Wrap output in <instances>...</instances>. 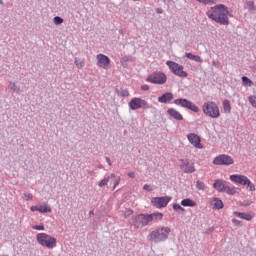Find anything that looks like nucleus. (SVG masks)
I'll return each mask as SVG.
<instances>
[{"instance_id": "obj_2", "label": "nucleus", "mask_w": 256, "mask_h": 256, "mask_svg": "<svg viewBox=\"0 0 256 256\" xmlns=\"http://www.w3.org/2000/svg\"><path fill=\"white\" fill-rule=\"evenodd\" d=\"M169 233H171V228L162 227L152 231L148 236V241H153L154 243H163L169 239Z\"/></svg>"}, {"instance_id": "obj_25", "label": "nucleus", "mask_w": 256, "mask_h": 256, "mask_svg": "<svg viewBox=\"0 0 256 256\" xmlns=\"http://www.w3.org/2000/svg\"><path fill=\"white\" fill-rule=\"evenodd\" d=\"M110 179H113L114 181V185H113V189L115 190L117 188V185H119V183H121V177L120 176H116L115 174H110Z\"/></svg>"}, {"instance_id": "obj_14", "label": "nucleus", "mask_w": 256, "mask_h": 256, "mask_svg": "<svg viewBox=\"0 0 256 256\" xmlns=\"http://www.w3.org/2000/svg\"><path fill=\"white\" fill-rule=\"evenodd\" d=\"M8 89H10V91H13L14 93L19 94L27 91V86L25 85V83L17 84L15 82H10L8 85Z\"/></svg>"}, {"instance_id": "obj_23", "label": "nucleus", "mask_w": 256, "mask_h": 256, "mask_svg": "<svg viewBox=\"0 0 256 256\" xmlns=\"http://www.w3.org/2000/svg\"><path fill=\"white\" fill-rule=\"evenodd\" d=\"M212 207L213 209H217V210L223 209V201L219 198H214L212 200Z\"/></svg>"}, {"instance_id": "obj_36", "label": "nucleus", "mask_w": 256, "mask_h": 256, "mask_svg": "<svg viewBox=\"0 0 256 256\" xmlns=\"http://www.w3.org/2000/svg\"><path fill=\"white\" fill-rule=\"evenodd\" d=\"M63 18H61V17H59V16H55L54 18H53V23H54V25H61V23H63Z\"/></svg>"}, {"instance_id": "obj_44", "label": "nucleus", "mask_w": 256, "mask_h": 256, "mask_svg": "<svg viewBox=\"0 0 256 256\" xmlns=\"http://www.w3.org/2000/svg\"><path fill=\"white\" fill-rule=\"evenodd\" d=\"M128 177H130V179H135V172H129Z\"/></svg>"}, {"instance_id": "obj_13", "label": "nucleus", "mask_w": 256, "mask_h": 256, "mask_svg": "<svg viewBox=\"0 0 256 256\" xmlns=\"http://www.w3.org/2000/svg\"><path fill=\"white\" fill-rule=\"evenodd\" d=\"M187 139L189 143H191V145H193V147H195L196 149H203V145L201 144V138H199L197 134L190 133L187 135Z\"/></svg>"}, {"instance_id": "obj_3", "label": "nucleus", "mask_w": 256, "mask_h": 256, "mask_svg": "<svg viewBox=\"0 0 256 256\" xmlns=\"http://www.w3.org/2000/svg\"><path fill=\"white\" fill-rule=\"evenodd\" d=\"M36 241L41 247H46L47 249H55V247H57V238L47 233L37 234Z\"/></svg>"}, {"instance_id": "obj_38", "label": "nucleus", "mask_w": 256, "mask_h": 256, "mask_svg": "<svg viewBox=\"0 0 256 256\" xmlns=\"http://www.w3.org/2000/svg\"><path fill=\"white\" fill-rule=\"evenodd\" d=\"M32 229H34L35 231H45V226H43V225H34V226H32Z\"/></svg>"}, {"instance_id": "obj_41", "label": "nucleus", "mask_w": 256, "mask_h": 256, "mask_svg": "<svg viewBox=\"0 0 256 256\" xmlns=\"http://www.w3.org/2000/svg\"><path fill=\"white\" fill-rule=\"evenodd\" d=\"M131 215H133V210L131 209H127L124 213L125 217H131Z\"/></svg>"}, {"instance_id": "obj_43", "label": "nucleus", "mask_w": 256, "mask_h": 256, "mask_svg": "<svg viewBox=\"0 0 256 256\" xmlns=\"http://www.w3.org/2000/svg\"><path fill=\"white\" fill-rule=\"evenodd\" d=\"M30 210L32 212L39 211V206H31Z\"/></svg>"}, {"instance_id": "obj_32", "label": "nucleus", "mask_w": 256, "mask_h": 256, "mask_svg": "<svg viewBox=\"0 0 256 256\" xmlns=\"http://www.w3.org/2000/svg\"><path fill=\"white\" fill-rule=\"evenodd\" d=\"M196 188L199 190V191H205V183L198 180L196 182Z\"/></svg>"}, {"instance_id": "obj_20", "label": "nucleus", "mask_w": 256, "mask_h": 256, "mask_svg": "<svg viewBox=\"0 0 256 256\" xmlns=\"http://www.w3.org/2000/svg\"><path fill=\"white\" fill-rule=\"evenodd\" d=\"M234 215L239 217V219H244L245 221H251V219H253V215H251V213L235 211Z\"/></svg>"}, {"instance_id": "obj_9", "label": "nucleus", "mask_w": 256, "mask_h": 256, "mask_svg": "<svg viewBox=\"0 0 256 256\" xmlns=\"http://www.w3.org/2000/svg\"><path fill=\"white\" fill-rule=\"evenodd\" d=\"M174 103L178 107H183L184 109H189L190 111H193V113H199V107L195 105V103L185 99V98H179L174 100Z\"/></svg>"}, {"instance_id": "obj_1", "label": "nucleus", "mask_w": 256, "mask_h": 256, "mask_svg": "<svg viewBox=\"0 0 256 256\" xmlns=\"http://www.w3.org/2000/svg\"><path fill=\"white\" fill-rule=\"evenodd\" d=\"M207 17L219 23V25H229V8L223 4H218L211 7V10L206 12Z\"/></svg>"}, {"instance_id": "obj_15", "label": "nucleus", "mask_w": 256, "mask_h": 256, "mask_svg": "<svg viewBox=\"0 0 256 256\" xmlns=\"http://www.w3.org/2000/svg\"><path fill=\"white\" fill-rule=\"evenodd\" d=\"M96 59L98 67H102V69H107V67H109V63H111V59L105 56V54H98Z\"/></svg>"}, {"instance_id": "obj_40", "label": "nucleus", "mask_w": 256, "mask_h": 256, "mask_svg": "<svg viewBox=\"0 0 256 256\" xmlns=\"http://www.w3.org/2000/svg\"><path fill=\"white\" fill-rule=\"evenodd\" d=\"M143 189H144L145 191H149V192L153 191V187H151V185H149V184H145V185L143 186Z\"/></svg>"}, {"instance_id": "obj_21", "label": "nucleus", "mask_w": 256, "mask_h": 256, "mask_svg": "<svg viewBox=\"0 0 256 256\" xmlns=\"http://www.w3.org/2000/svg\"><path fill=\"white\" fill-rule=\"evenodd\" d=\"M185 57L190 59V61H195V63H203V58H201L199 55H193L190 52H186Z\"/></svg>"}, {"instance_id": "obj_51", "label": "nucleus", "mask_w": 256, "mask_h": 256, "mask_svg": "<svg viewBox=\"0 0 256 256\" xmlns=\"http://www.w3.org/2000/svg\"><path fill=\"white\" fill-rule=\"evenodd\" d=\"M133 1H140V0H133Z\"/></svg>"}, {"instance_id": "obj_10", "label": "nucleus", "mask_w": 256, "mask_h": 256, "mask_svg": "<svg viewBox=\"0 0 256 256\" xmlns=\"http://www.w3.org/2000/svg\"><path fill=\"white\" fill-rule=\"evenodd\" d=\"M213 165H233L235 163V160H233V157L227 155V154H221L219 156H216L213 160Z\"/></svg>"}, {"instance_id": "obj_18", "label": "nucleus", "mask_w": 256, "mask_h": 256, "mask_svg": "<svg viewBox=\"0 0 256 256\" xmlns=\"http://www.w3.org/2000/svg\"><path fill=\"white\" fill-rule=\"evenodd\" d=\"M170 101H173V93L166 92L162 96L158 97L159 103H169Z\"/></svg>"}, {"instance_id": "obj_12", "label": "nucleus", "mask_w": 256, "mask_h": 256, "mask_svg": "<svg viewBox=\"0 0 256 256\" xmlns=\"http://www.w3.org/2000/svg\"><path fill=\"white\" fill-rule=\"evenodd\" d=\"M180 161V169H182V171H184L185 173H195V166L193 162L187 159H182Z\"/></svg>"}, {"instance_id": "obj_48", "label": "nucleus", "mask_w": 256, "mask_h": 256, "mask_svg": "<svg viewBox=\"0 0 256 256\" xmlns=\"http://www.w3.org/2000/svg\"><path fill=\"white\" fill-rule=\"evenodd\" d=\"M214 229L213 228H210L208 229V231L206 233H213Z\"/></svg>"}, {"instance_id": "obj_11", "label": "nucleus", "mask_w": 256, "mask_h": 256, "mask_svg": "<svg viewBox=\"0 0 256 256\" xmlns=\"http://www.w3.org/2000/svg\"><path fill=\"white\" fill-rule=\"evenodd\" d=\"M170 201L171 196L154 197L151 199V203L154 207H156V209H163V207H167Z\"/></svg>"}, {"instance_id": "obj_19", "label": "nucleus", "mask_w": 256, "mask_h": 256, "mask_svg": "<svg viewBox=\"0 0 256 256\" xmlns=\"http://www.w3.org/2000/svg\"><path fill=\"white\" fill-rule=\"evenodd\" d=\"M213 187L216 189V191L223 192L227 187V183L223 180H216L213 184Z\"/></svg>"}, {"instance_id": "obj_24", "label": "nucleus", "mask_w": 256, "mask_h": 256, "mask_svg": "<svg viewBox=\"0 0 256 256\" xmlns=\"http://www.w3.org/2000/svg\"><path fill=\"white\" fill-rule=\"evenodd\" d=\"M181 205H182V207H195V205H197V203H195V201H193L189 198H186L181 201Z\"/></svg>"}, {"instance_id": "obj_31", "label": "nucleus", "mask_w": 256, "mask_h": 256, "mask_svg": "<svg viewBox=\"0 0 256 256\" xmlns=\"http://www.w3.org/2000/svg\"><path fill=\"white\" fill-rule=\"evenodd\" d=\"M173 209L176 213H185V208H183L180 204H173Z\"/></svg>"}, {"instance_id": "obj_35", "label": "nucleus", "mask_w": 256, "mask_h": 256, "mask_svg": "<svg viewBox=\"0 0 256 256\" xmlns=\"http://www.w3.org/2000/svg\"><path fill=\"white\" fill-rule=\"evenodd\" d=\"M242 82L244 83V85H249V87L253 85V81H251V79H249L247 76L242 77Z\"/></svg>"}, {"instance_id": "obj_5", "label": "nucleus", "mask_w": 256, "mask_h": 256, "mask_svg": "<svg viewBox=\"0 0 256 256\" xmlns=\"http://www.w3.org/2000/svg\"><path fill=\"white\" fill-rule=\"evenodd\" d=\"M167 67H169L170 71L176 75V77H189V74L185 72L183 69V65H180L179 63L173 62V61H167L166 62Z\"/></svg>"}, {"instance_id": "obj_27", "label": "nucleus", "mask_w": 256, "mask_h": 256, "mask_svg": "<svg viewBox=\"0 0 256 256\" xmlns=\"http://www.w3.org/2000/svg\"><path fill=\"white\" fill-rule=\"evenodd\" d=\"M223 110L225 113H231V102L229 100L223 101Z\"/></svg>"}, {"instance_id": "obj_49", "label": "nucleus", "mask_w": 256, "mask_h": 256, "mask_svg": "<svg viewBox=\"0 0 256 256\" xmlns=\"http://www.w3.org/2000/svg\"><path fill=\"white\" fill-rule=\"evenodd\" d=\"M94 213H93V210H91L90 212H89V215H93Z\"/></svg>"}, {"instance_id": "obj_50", "label": "nucleus", "mask_w": 256, "mask_h": 256, "mask_svg": "<svg viewBox=\"0 0 256 256\" xmlns=\"http://www.w3.org/2000/svg\"><path fill=\"white\" fill-rule=\"evenodd\" d=\"M0 5H3V0H0Z\"/></svg>"}, {"instance_id": "obj_16", "label": "nucleus", "mask_w": 256, "mask_h": 256, "mask_svg": "<svg viewBox=\"0 0 256 256\" xmlns=\"http://www.w3.org/2000/svg\"><path fill=\"white\" fill-rule=\"evenodd\" d=\"M248 177L245 175H239V174H233L230 176V180L233 181V183H238L239 185H247Z\"/></svg>"}, {"instance_id": "obj_28", "label": "nucleus", "mask_w": 256, "mask_h": 256, "mask_svg": "<svg viewBox=\"0 0 256 256\" xmlns=\"http://www.w3.org/2000/svg\"><path fill=\"white\" fill-rule=\"evenodd\" d=\"M74 64L76 65L77 69H83V67H85V61L81 60V58H75Z\"/></svg>"}, {"instance_id": "obj_45", "label": "nucleus", "mask_w": 256, "mask_h": 256, "mask_svg": "<svg viewBox=\"0 0 256 256\" xmlns=\"http://www.w3.org/2000/svg\"><path fill=\"white\" fill-rule=\"evenodd\" d=\"M121 95H122V97H128V95H129V91L124 90V91H123V93H122Z\"/></svg>"}, {"instance_id": "obj_8", "label": "nucleus", "mask_w": 256, "mask_h": 256, "mask_svg": "<svg viewBox=\"0 0 256 256\" xmlns=\"http://www.w3.org/2000/svg\"><path fill=\"white\" fill-rule=\"evenodd\" d=\"M146 81H148V83H153L154 85H165V83H167V76L165 73L156 72L148 76Z\"/></svg>"}, {"instance_id": "obj_47", "label": "nucleus", "mask_w": 256, "mask_h": 256, "mask_svg": "<svg viewBox=\"0 0 256 256\" xmlns=\"http://www.w3.org/2000/svg\"><path fill=\"white\" fill-rule=\"evenodd\" d=\"M156 13H163V10H162L161 8H158V9L156 10Z\"/></svg>"}, {"instance_id": "obj_39", "label": "nucleus", "mask_w": 256, "mask_h": 256, "mask_svg": "<svg viewBox=\"0 0 256 256\" xmlns=\"http://www.w3.org/2000/svg\"><path fill=\"white\" fill-rule=\"evenodd\" d=\"M24 198L27 200V201H31L33 199V194L31 193H25L24 194Z\"/></svg>"}, {"instance_id": "obj_33", "label": "nucleus", "mask_w": 256, "mask_h": 256, "mask_svg": "<svg viewBox=\"0 0 256 256\" xmlns=\"http://www.w3.org/2000/svg\"><path fill=\"white\" fill-rule=\"evenodd\" d=\"M247 189L250 191H256L255 184L251 180H246Z\"/></svg>"}, {"instance_id": "obj_42", "label": "nucleus", "mask_w": 256, "mask_h": 256, "mask_svg": "<svg viewBox=\"0 0 256 256\" xmlns=\"http://www.w3.org/2000/svg\"><path fill=\"white\" fill-rule=\"evenodd\" d=\"M142 91H149V85L144 84L141 86Z\"/></svg>"}, {"instance_id": "obj_30", "label": "nucleus", "mask_w": 256, "mask_h": 256, "mask_svg": "<svg viewBox=\"0 0 256 256\" xmlns=\"http://www.w3.org/2000/svg\"><path fill=\"white\" fill-rule=\"evenodd\" d=\"M224 191H226V193H227L228 195H235V193H237V188H235V187H230V186H228V185L226 184V188H225Z\"/></svg>"}, {"instance_id": "obj_7", "label": "nucleus", "mask_w": 256, "mask_h": 256, "mask_svg": "<svg viewBox=\"0 0 256 256\" xmlns=\"http://www.w3.org/2000/svg\"><path fill=\"white\" fill-rule=\"evenodd\" d=\"M150 223L149 214H138L133 220L135 229H143V227H147Z\"/></svg>"}, {"instance_id": "obj_4", "label": "nucleus", "mask_w": 256, "mask_h": 256, "mask_svg": "<svg viewBox=\"0 0 256 256\" xmlns=\"http://www.w3.org/2000/svg\"><path fill=\"white\" fill-rule=\"evenodd\" d=\"M203 113L212 119H219L221 113L219 112V106L213 101H208L202 106Z\"/></svg>"}, {"instance_id": "obj_17", "label": "nucleus", "mask_w": 256, "mask_h": 256, "mask_svg": "<svg viewBox=\"0 0 256 256\" xmlns=\"http://www.w3.org/2000/svg\"><path fill=\"white\" fill-rule=\"evenodd\" d=\"M167 113L172 117V119H175L176 121H183V115L179 111L175 110V108H169Z\"/></svg>"}, {"instance_id": "obj_26", "label": "nucleus", "mask_w": 256, "mask_h": 256, "mask_svg": "<svg viewBox=\"0 0 256 256\" xmlns=\"http://www.w3.org/2000/svg\"><path fill=\"white\" fill-rule=\"evenodd\" d=\"M39 213H51V208L47 204L38 206Z\"/></svg>"}, {"instance_id": "obj_37", "label": "nucleus", "mask_w": 256, "mask_h": 256, "mask_svg": "<svg viewBox=\"0 0 256 256\" xmlns=\"http://www.w3.org/2000/svg\"><path fill=\"white\" fill-rule=\"evenodd\" d=\"M232 223L233 225H235L236 227H243V222H241L240 220L237 219H232Z\"/></svg>"}, {"instance_id": "obj_29", "label": "nucleus", "mask_w": 256, "mask_h": 256, "mask_svg": "<svg viewBox=\"0 0 256 256\" xmlns=\"http://www.w3.org/2000/svg\"><path fill=\"white\" fill-rule=\"evenodd\" d=\"M109 181H111V176H106V177H104V178L98 183V186H99V187H106V185H108Z\"/></svg>"}, {"instance_id": "obj_22", "label": "nucleus", "mask_w": 256, "mask_h": 256, "mask_svg": "<svg viewBox=\"0 0 256 256\" xmlns=\"http://www.w3.org/2000/svg\"><path fill=\"white\" fill-rule=\"evenodd\" d=\"M148 218L150 219V223L152 221H161V219H163V213H161V212H154L152 214H148Z\"/></svg>"}, {"instance_id": "obj_6", "label": "nucleus", "mask_w": 256, "mask_h": 256, "mask_svg": "<svg viewBox=\"0 0 256 256\" xmlns=\"http://www.w3.org/2000/svg\"><path fill=\"white\" fill-rule=\"evenodd\" d=\"M129 109L137 111V109H151V106L143 98L134 97L128 103Z\"/></svg>"}, {"instance_id": "obj_34", "label": "nucleus", "mask_w": 256, "mask_h": 256, "mask_svg": "<svg viewBox=\"0 0 256 256\" xmlns=\"http://www.w3.org/2000/svg\"><path fill=\"white\" fill-rule=\"evenodd\" d=\"M246 5H247L248 11H255L256 7L253 1L246 2Z\"/></svg>"}, {"instance_id": "obj_46", "label": "nucleus", "mask_w": 256, "mask_h": 256, "mask_svg": "<svg viewBox=\"0 0 256 256\" xmlns=\"http://www.w3.org/2000/svg\"><path fill=\"white\" fill-rule=\"evenodd\" d=\"M106 163H108V165L111 167L112 163H111V159L109 157H106Z\"/></svg>"}]
</instances>
